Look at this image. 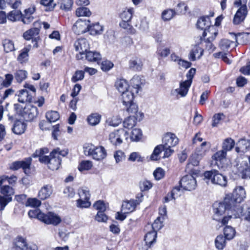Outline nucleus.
Listing matches in <instances>:
<instances>
[{"label": "nucleus", "mask_w": 250, "mask_h": 250, "mask_svg": "<svg viewBox=\"0 0 250 250\" xmlns=\"http://www.w3.org/2000/svg\"><path fill=\"white\" fill-rule=\"evenodd\" d=\"M92 167V162L90 161H82L78 169L80 171L87 170L90 169Z\"/></svg>", "instance_id": "60"}, {"label": "nucleus", "mask_w": 250, "mask_h": 250, "mask_svg": "<svg viewBox=\"0 0 250 250\" xmlns=\"http://www.w3.org/2000/svg\"><path fill=\"white\" fill-rule=\"evenodd\" d=\"M129 68L134 71H140L143 67L142 60L139 58H135L130 60L129 62Z\"/></svg>", "instance_id": "31"}, {"label": "nucleus", "mask_w": 250, "mask_h": 250, "mask_svg": "<svg viewBox=\"0 0 250 250\" xmlns=\"http://www.w3.org/2000/svg\"><path fill=\"white\" fill-rule=\"evenodd\" d=\"M0 192L3 196L8 197H12V195L14 194V189L9 186H4L0 188Z\"/></svg>", "instance_id": "51"}, {"label": "nucleus", "mask_w": 250, "mask_h": 250, "mask_svg": "<svg viewBox=\"0 0 250 250\" xmlns=\"http://www.w3.org/2000/svg\"><path fill=\"white\" fill-rule=\"evenodd\" d=\"M61 157H58L56 155H52V152L50 154V160L48 164V168L52 170H57L61 164Z\"/></svg>", "instance_id": "23"}, {"label": "nucleus", "mask_w": 250, "mask_h": 250, "mask_svg": "<svg viewBox=\"0 0 250 250\" xmlns=\"http://www.w3.org/2000/svg\"><path fill=\"white\" fill-rule=\"evenodd\" d=\"M191 83L188 81H184L180 83V87L174 90V92L180 95L181 97H185L187 95L188 89L190 87Z\"/></svg>", "instance_id": "24"}, {"label": "nucleus", "mask_w": 250, "mask_h": 250, "mask_svg": "<svg viewBox=\"0 0 250 250\" xmlns=\"http://www.w3.org/2000/svg\"><path fill=\"white\" fill-rule=\"evenodd\" d=\"M233 198L240 204L246 198V191L243 187H237L232 193L230 194Z\"/></svg>", "instance_id": "19"}, {"label": "nucleus", "mask_w": 250, "mask_h": 250, "mask_svg": "<svg viewBox=\"0 0 250 250\" xmlns=\"http://www.w3.org/2000/svg\"><path fill=\"white\" fill-rule=\"evenodd\" d=\"M84 72L82 70H77L71 78L73 83H76L82 80L84 78Z\"/></svg>", "instance_id": "62"}, {"label": "nucleus", "mask_w": 250, "mask_h": 250, "mask_svg": "<svg viewBox=\"0 0 250 250\" xmlns=\"http://www.w3.org/2000/svg\"><path fill=\"white\" fill-rule=\"evenodd\" d=\"M40 29L38 28H31L23 33V37L26 40H33L39 34Z\"/></svg>", "instance_id": "33"}, {"label": "nucleus", "mask_w": 250, "mask_h": 250, "mask_svg": "<svg viewBox=\"0 0 250 250\" xmlns=\"http://www.w3.org/2000/svg\"><path fill=\"white\" fill-rule=\"evenodd\" d=\"M134 13L133 8H130L124 10L120 15L121 19L124 21H131Z\"/></svg>", "instance_id": "36"}, {"label": "nucleus", "mask_w": 250, "mask_h": 250, "mask_svg": "<svg viewBox=\"0 0 250 250\" xmlns=\"http://www.w3.org/2000/svg\"><path fill=\"white\" fill-rule=\"evenodd\" d=\"M86 59L89 62H94L99 63L101 60L102 56L100 53L97 51H87L84 55Z\"/></svg>", "instance_id": "27"}, {"label": "nucleus", "mask_w": 250, "mask_h": 250, "mask_svg": "<svg viewBox=\"0 0 250 250\" xmlns=\"http://www.w3.org/2000/svg\"><path fill=\"white\" fill-rule=\"evenodd\" d=\"M84 154L92 157L93 159L100 161L104 159L107 155L105 148L102 146H95L90 144L83 147Z\"/></svg>", "instance_id": "3"}, {"label": "nucleus", "mask_w": 250, "mask_h": 250, "mask_svg": "<svg viewBox=\"0 0 250 250\" xmlns=\"http://www.w3.org/2000/svg\"><path fill=\"white\" fill-rule=\"evenodd\" d=\"M128 133L124 129H120L111 132L109 135V140L113 145L117 146L122 143L124 137L128 138Z\"/></svg>", "instance_id": "8"}, {"label": "nucleus", "mask_w": 250, "mask_h": 250, "mask_svg": "<svg viewBox=\"0 0 250 250\" xmlns=\"http://www.w3.org/2000/svg\"><path fill=\"white\" fill-rule=\"evenodd\" d=\"M206 179H209L212 184L225 187L227 184V177L219 173L216 170L207 171L204 173Z\"/></svg>", "instance_id": "5"}, {"label": "nucleus", "mask_w": 250, "mask_h": 250, "mask_svg": "<svg viewBox=\"0 0 250 250\" xmlns=\"http://www.w3.org/2000/svg\"><path fill=\"white\" fill-rule=\"evenodd\" d=\"M91 14V12L89 9L85 7H79L76 11V15L78 17L85 16L89 17Z\"/></svg>", "instance_id": "47"}, {"label": "nucleus", "mask_w": 250, "mask_h": 250, "mask_svg": "<svg viewBox=\"0 0 250 250\" xmlns=\"http://www.w3.org/2000/svg\"><path fill=\"white\" fill-rule=\"evenodd\" d=\"M40 220L47 225L57 226L62 221L61 218L53 212L49 211L46 213L40 214L39 215Z\"/></svg>", "instance_id": "7"}, {"label": "nucleus", "mask_w": 250, "mask_h": 250, "mask_svg": "<svg viewBox=\"0 0 250 250\" xmlns=\"http://www.w3.org/2000/svg\"><path fill=\"white\" fill-rule=\"evenodd\" d=\"M225 116L223 113H219L217 114H215L212 118V126L215 127L219 124L220 121L222 120L223 117H224Z\"/></svg>", "instance_id": "63"}, {"label": "nucleus", "mask_w": 250, "mask_h": 250, "mask_svg": "<svg viewBox=\"0 0 250 250\" xmlns=\"http://www.w3.org/2000/svg\"><path fill=\"white\" fill-rule=\"evenodd\" d=\"M235 141L231 138L225 139L222 144V149L226 152L230 151L234 146Z\"/></svg>", "instance_id": "38"}, {"label": "nucleus", "mask_w": 250, "mask_h": 250, "mask_svg": "<svg viewBox=\"0 0 250 250\" xmlns=\"http://www.w3.org/2000/svg\"><path fill=\"white\" fill-rule=\"evenodd\" d=\"M74 46L75 50L79 53L76 56L77 60L83 59L84 58L85 53L89 48L88 41L84 38L79 39L76 40L74 43Z\"/></svg>", "instance_id": "6"}, {"label": "nucleus", "mask_w": 250, "mask_h": 250, "mask_svg": "<svg viewBox=\"0 0 250 250\" xmlns=\"http://www.w3.org/2000/svg\"><path fill=\"white\" fill-rule=\"evenodd\" d=\"M136 123L137 118L134 115L130 116L124 121V127L128 129H131L136 125Z\"/></svg>", "instance_id": "39"}, {"label": "nucleus", "mask_w": 250, "mask_h": 250, "mask_svg": "<svg viewBox=\"0 0 250 250\" xmlns=\"http://www.w3.org/2000/svg\"><path fill=\"white\" fill-rule=\"evenodd\" d=\"M140 202L141 200L138 201L134 200L125 201L122 206V211H124L125 213H130L135 210L137 205Z\"/></svg>", "instance_id": "17"}, {"label": "nucleus", "mask_w": 250, "mask_h": 250, "mask_svg": "<svg viewBox=\"0 0 250 250\" xmlns=\"http://www.w3.org/2000/svg\"><path fill=\"white\" fill-rule=\"evenodd\" d=\"M176 14L174 10L169 9L164 11L162 14V19L164 21H169L171 20Z\"/></svg>", "instance_id": "52"}, {"label": "nucleus", "mask_w": 250, "mask_h": 250, "mask_svg": "<svg viewBox=\"0 0 250 250\" xmlns=\"http://www.w3.org/2000/svg\"><path fill=\"white\" fill-rule=\"evenodd\" d=\"M157 238V232L155 230H152L147 232L145 236L144 240L146 245L150 247L154 243L156 242Z\"/></svg>", "instance_id": "30"}, {"label": "nucleus", "mask_w": 250, "mask_h": 250, "mask_svg": "<svg viewBox=\"0 0 250 250\" xmlns=\"http://www.w3.org/2000/svg\"><path fill=\"white\" fill-rule=\"evenodd\" d=\"M127 160L132 162H142L144 160V158L142 157L139 152H133L130 153Z\"/></svg>", "instance_id": "49"}, {"label": "nucleus", "mask_w": 250, "mask_h": 250, "mask_svg": "<svg viewBox=\"0 0 250 250\" xmlns=\"http://www.w3.org/2000/svg\"><path fill=\"white\" fill-rule=\"evenodd\" d=\"M31 48V45L29 44L27 47H24L18 57V60L21 63L25 62L28 60V52Z\"/></svg>", "instance_id": "40"}, {"label": "nucleus", "mask_w": 250, "mask_h": 250, "mask_svg": "<svg viewBox=\"0 0 250 250\" xmlns=\"http://www.w3.org/2000/svg\"><path fill=\"white\" fill-rule=\"evenodd\" d=\"M212 207L214 213L213 219L219 222L221 216L226 211H228V209L223 202H216L213 204Z\"/></svg>", "instance_id": "12"}, {"label": "nucleus", "mask_w": 250, "mask_h": 250, "mask_svg": "<svg viewBox=\"0 0 250 250\" xmlns=\"http://www.w3.org/2000/svg\"><path fill=\"white\" fill-rule=\"evenodd\" d=\"M247 8L245 6H241L234 15L233 22L234 24H239L242 22L247 15Z\"/></svg>", "instance_id": "18"}, {"label": "nucleus", "mask_w": 250, "mask_h": 250, "mask_svg": "<svg viewBox=\"0 0 250 250\" xmlns=\"http://www.w3.org/2000/svg\"><path fill=\"white\" fill-rule=\"evenodd\" d=\"M202 156L198 155L197 153L195 152V153L193 154L188 159V163L187 165V168L190 170L191 169V167H197V166L199 164L200 161Z\"/></svg>", "instance_id": "28"}, {"label": "nucleus", "mask_w": 250, "mask_h": 250, "mask_svg": "<svg viewBox=\"0 0 250 250\" xmlns=\"http://www.w3.org/2000/svg\"><path fill=\"white\" fill-rule=\"evenodd\" d=\"M2 44L5 53H9L15 50L14 42L10 39L3 40Z\"/></svg>", "instance_id": "34"}, {"label": "nucleus", "mask_w": 250, "mask_h": 250, "mask_svg": "<svg viewBox=\"0 0 250 250\" xmlns=\"http://www.w3.org/2000/svg\"><path fill=\"white\" fill-rule=\"evenodd\" d=\"M73 4L72 0H61L60 8L65 11H69L71 9Z\"/></svg>", "instance_id": "58"}, {"label": "nucleus", "mask_w": 250, "mask_h": 250, "mask_svg": "<svg viewBox=\"0 0 250 250\" xmlns=\"http://www.w3.org/2000/svg\"><path fill=\"white\" fill-rule=\"evenodd\" d=\"M237 146L235 147V151L237 153L247 152L250 147V141L245 139H241L237 143Z\"/></svg>", "instance_id": "22"}, {"label": "nucleus", "mask_w": 250, "mask_h": 250, "mask_svg": "<svg viewBox=\"0 0 250 250\" xmlns=\"http://www.w3.org/2000/svg\"><path fill=\"white\" fill-rule=\"evenodd\" d=\"M32 162V159L30 157L26 158L24 161H18L11 163L9 168L13 170H17L22 168L25 171L26 169H29Z\"/></svg>", "instance_id": "14"}, {"label": "nucleus", "mask_w": 250, "mask_h": 250, "mask_svg": "<svg viewBox=\"0 0 250 250\" xmlns=\"http://www.w3.org/2000/svg\"><path fill=\"white\" fill-rule=\"evenodd\" d=\"M134 93L132 91H126L122 94V99L123 104L127 106L129 104L133 103Z\"/></svg>", "instance_id": "29"}, {"label": "nucleus", "mask_w": 250, "mask_h": 250, "mask_svg": "<svg viewBox=\"0 0 250 250\" xmlns=\"http://www.w3.org/2000/svg\"><path fill=\"white\" fill-rule=\"evenodd\" d=\"M53 192L52 186L50 184L45 185L39 190L38 197L41 200H45L50 198Z\"/></svg>", "instance_id": "16"}, {"label": "nucleus", "mask_w": 250, "mask_h": 250, "mask_svg": "<svg viewBox=\"0 0 250 250\" xmlns=\"http://www.w3.org/2000/svg\"><path fill=\"white\" fill-rule=\"evenodd\" d=\"M243 178H250V156L248 157V163H246L245 167L242 170Z\"/></svg>", "instance_id": "55"}, {"label": "nucleus", "mask_w": 250, "mask_h": 250, "mask_svg": "<svg viewBox=\"0 0 250 250\" xmlns=\"http://www.w3.org/2000/svg\"><path fill=\"white\" fill-rule=\"evenodd\" d=\"M14 108L17 113L26 121H32L38 114L37 107L30 104H26L24 108L19 104H15Z\"/></svg>", "instance_id": "2"}, {"label": "nucleus", "mask_w": 250, "mask_h": 250, "mask_svg": "<svg viewBox=\"0 0 250 250\" xmlns=\"http://www.w3.org/2000/svg\"><path fill=\"white\" fill-rule=\"evenodd\" d=\"M224 234L227 240L232 239L236 234V230L234 228L230 226H226L223 229Z\"/></svg>", "instance_id": "32"}, {"label": "nucleus", "mask_w": 250, "mask_h": 250, "mask_svg": "<svg viewBox=\"0 0 250 250\" xmlns=\"http://www.w3.org/2000/svg\"><path fill=\"white\" fill-rule=\"evenodd\" d=\"M179 143V139L175 134L171 132L166 133L162 139V145L165 147H174Z\"/></svg>", "instance_id": "11"}, {"label": "nucleus", "mask_w": 250, "mask_h": 250, "mask_svg": "<svg viewBox=\"0 0 250 250\" xmlns=\"http://www.w3.org/2000/svg\"><path fill=\"white\" fill-rule=\"evenodd\" d=\"M101 116L97 113H92L87 117V121L91 125H98L101 120Z\"/></svg>", "instance_id": "42"}, {"label": "nucleus", "mask_w": 250, "mask_h": 250, "mask_svg": "<svg viewBox=\"0 0 250 250\" xmlns=\"http://www.w3.org/2000/svg\"><path fill=\"white\" fill-rule=\"evenodd\" d=\"M163 148L164 146L162 144L157 146L155 147L153 152L150 156L151 160L153 161L159 160L160 159L159 155L163 150Z\"/></svg>", "instance_id": "45"}, {"label": "nucleus", "mask_w": 250, "mask_h": 250, "mask_svg": "<svg viewBox=\"0 0 250 250\" xmlns=\"http://www.w3.org/2000/svg\"><path fill=\"white\" fill-rule=\"evenodd\" d=\"M142 136V131L140 129L134 128L132 130L130 139L133 141H139Z\"/></svg>", "instance_id": "53"}, {"label": "nucleus", "mask_w": 250, "mask_h": 250, "mask_svg": "<svg viewBox=\"0 0 250 250\" xmlns=\"http://www.w3.org/2000/svg\"><path fill=\"white\" fill-rule=\"evenodd\" d=\"M165 175V172L161 167L157 168L153 172V175L156 180H160L162 179Z\"/></svg>", "instance_id": "64"}, {"label": "nucleus", "mask_w": 250, "mask_h": 250, "mask_svg": "<svg viewBox=\"0 0 250 250\" xmlns=\"http://www.w3.org/2000/svg\"><path fill=\"white\" fill-rule=\"evenodd\" d=\"M115 86L118 91L122 93L128 91V84L125 80L120 79L117 80L115 83Z\"/></svg>", "instance_id": "35"}, {"label": "nucleus", "mask_w": 250, "mask_h": 250, "mask_svg": "<svg viewBox=\"0 0 250 250\" xmlns=\"http://www.w3.org/2000/svg\"><path fill=\"white\" fill-rule=\"evenodd\" d=\"M78 194L80 199H90V194L89 189L86 187H82L79 189Z\"/></svg>", "instance_id": "48"}, {"label": "nucleus", "mask_w": 250, "mask_h": 250, "mask_svg": "<svg viewBox=\"0 0 250 250\" xmlns=\"http://www.w3.org/2000/svg\"><path fill=\"white\" fill-rule=\"evenodd\" d=\"M114 157L115 159L116 163H119L125 159V155L122 150H119L115 152Z\"/></svg>", "instance_id": "59"}, {"label": "nucleus", "mask_w": 250, "mask_h": 250, "mask_svg": "<svg viewBox=\"0 0 250 250\" xmlns=\"http://www.w3.org/2000/svg\"><path fill=\"white\" fill-rule=\"evenodd\" d=\"M223 204L228 209L229 213L233 214L234 217H239L242 212V207L238 202L230 194L226 195L224 199Z\"/></svg>", "instance_id": "4"}, {"label": "nucleus", "mask_w": 250, "mask_h": 250, "mask_svg": "<svg viewBox=\"0 0 250 250\" xmlns=\"http://www.w3.org/2000/svg\"><path fill=\"white\" fill-rule=\"evenodd\" d=\"M180 187L185 190H194L197 186L195 178L191 175H187L182 177L180 181Z\"/></svg>", "instance_id": "9"}, {"label": "nucleus", "mask_w": 250, "mask_h": 250, "mask_svg": "<svg viewBox=\"0 0 250 250\" xmlns=\"http://www.w3.org/2000/svg\"><path fill=\"white\" fill-rule=\"evenodd\" d=\"M89 199H79L77 200V206L80 208H87L90 206Z\"/></svg>", "instance_id": "61"}, {"label": "nucleus", "mask_w": 250, "mask_h": 250, "mask_svg": "<svg viewBox=\"0 0 250 250\" xmlns=\"http://www.w3.org/2000/svg\"><path fill=\"white\" fill-rule=\"evenodd\" d=\"M164 220L163 217H158L151 225L153 230L157 232V230L160 229L163 227Z\"/></svg>", "instance_id": "54"}, {"label": "nucleus", "mask_w": 250, "mask_h": 250, "mask_svg": "<svg viewBox=\"0 0 250 250\" xmlns=\"http://www.w3.org/2000/svg\"><path fill=\"white\" fill-rule=\"evenodd\" d=\"M46 118L50 122H55L60 118L59 114L58 112L55 111H50L46 113Z\"/></svg>", "instance_id": "46"}, {"label": "nucleus", "mask_w": 250, "mask_h": 250, "mask_svg": "<svg viewBox=\"0 0 250 250\" xmlns=\"http://www.w3.org/2000/svg\"><path fill=\"white\" fill-rule=\"evenodd\" d=\"M26 128V124L20 120L15 121L13 127L12 131L16 134L20 135L23 133Z\"/></svg>", "instance_id": "26"}, {"label": "nucleus", "mask_w": 250, "mask_h": 250, "mask_svg": "<svg viewBox=\"0 0 250 250\" xmlns=\"http://www.w3.org/2000/svg\"><path fill=\"white\" fill-rule=\"evenodd\" d=\"M145 83V80L140 76L135 75L130 80V84L136 93L141 91Z\"/></svg>", "instance_id": "20"}, {"label": "nucleus", "mask_w": 250, "mask_h": 250, "mask_svg": "<svg viewBox=\"0 0 250 250\" xmlns=\"http://www.w3.org/2000/svg\"><path fill=\"white\" fill-rule=\"evenodd\" d=\"M226 238L222 235L217 236L215 240V245L218 250H223L226 246Z\"/></svg>", "instance_id": "44"}, {"label": "nucleus", "mask_w": 250, "mask_h": 250, "mask_svg": "<svg viewBox=\"0 0 250 250\" xmlns=\"http://www.w3.org/2000/svg\"><path fill=\"white\" fill-rule=\"evenodd\" d=\"M22 17V14L20 10H13L7 15V19L11 21H19Z\"/></svg>", "instance_id": "43"}, {"label": "nucleus", "mask_w": 250, "mask_h": 250, "mask_svg": "<svg viewBox=\"0 0 250 250\" xmlns=\"http://www.w3.org/2000/svg\"><path fill=\"white\" fill-rule=\"evenodd\" d=\"M41 4L45 7V11L53 10L56 5L53 2V0H41Z\"/></svg>", "instance_id": "57"}, {"label": "nucleus", "mask_w": 250, "mask_h": 250, "mask_svg": "<svg viewBox=\"0 0 250 250\" xmlns=\"http://www.w3.org/2000/svg\"><path fill=\"white\" fill-rule=\"evenodd\" d=\"M204 50L199 45L194 46L191 50L189 54V59L195 61L196 59H199L203 54Z\"/></svg>", "instance_id": "25"}, {"label": "nucleus", "mask_w": 250, "mask_h": 250, "mask_svg": "<svg viewBox=\"0 0 250 250\" xmlns=\"http://www.w3.org/2000/svg\"><path fill=\"white\" fill-rule=\"evenodd\" d=\"M27 72L23 70H19L15 73V78L18 83H21L27 77Z\"/></svg>", "instance_id": "50"}, {"label": "nucleus", "mask_w": 250, "mask_h": 250, "mask_svg": "<svg viewBox=\"0 0 250 250\" xmlns=\"http://www.w3.org/2000/svg\"><path fill=\"white\" fill-rule=\"evenodd\" d=\"M210 147V144L209 142H204L202 143L199 148H197L195 152L198 155L203 156L208 151Z\"/></svg>", "instance_id": "37"}, {"label": "nucleus", "mask_w": 250, "mask_h": 250, "mask_svg": "<svg viewBox=\"0 0 250 250\" xmlns=\"http://www.w3.org/2000/svg\"><path fill=\"white\" fill-rule=\"evenodd\" d=\"M15 250H36V246H30L26 240L21 236H18L15 242Z\"/></svg>", "instance_id": "15"}, {"label": "nucleus", "mask_w": 250, "mask_h": 250, "mask_svg": "<svg viewBox=\"0 0 250 250\" xmlns=\"http://www.w3.org/2000/svg\"><path fill=\"white\" fill-rule=\"evenodd\" d=\"M238 218L239 217H234L233 214L228 213L227 216L223 217L222 219L220 218V221H221L222 225H225L228 223H232L236 219Z\"/></svg>", "instance_id": "56"}, {"label": "nucleus", "mask_w": 250, "mask_h": 250, "mask_svg": "<svg viewBox=\"0 0 250 250\" xmlns=\"http://www.w3.org/2000/svg\"><path fill=\"white\" fill-rule=\"evenodd\" d=\"M88 31L93 35L100 34L103 31V27L99 23H96L92 25L88 24Z\"/></svg>", "instance_id": "41"}, {"label": "nucleus", "mask_w": 250, "mask_h": 250, "mask_svg": "<svg viewBox=\"0 0 250 250\" xmlns=\"http://www.w3.org/2000/svg\"><path fill=\"white\" fill-rule=\"evenodd\" d=\"M226 156L227 152L222 149L216 152L212 156V159L215 161L214 165L223 171H225L228 167V165L224 163L226 161Z\"/></svg>", "instance_id": "10"}, {"label": "nucleus", "mask_w": 250, "mask_h": 250, "mask_svg": "<svg viewBox=\"0 0 250 250\" xmlns=\"http://www.w3.org/2000/svg\"><path fill=\"white\" fill-rule=\"evenodd\" d=\"M90 22L88 21H82V20H78L72 27V30L74 32L78 35H80L88 31V23Z\"/></svg>", "instance_id": "13"}, {"label": "nucleus", "mask_w": 250, "mask_h": 250, "mask_svg": "<svg viewBox=\"0 0 250 250\" xmlns=\"http://www.w3.org/2000/svg\"><path fill=\"white\" fill-rule=\"evenodd\" d=\"M16 95L18 97V101L23 104L27 102H31L33 97V95L29 93L26 89H22L19 91Z\"/></svg>", "instance_id": "21"}, {"label": "nucleus", "mask_w": 250, "mask_h": 250, "mask_svg": "<svg viewBox=\"0 0 250 250\" xmlns=\"http://www.w3.org/2000/svg\"><path fill=\"white\" fill-rule=\"evenodd\" d=\"M197 27L202 30H204L202 36L205 38L208 36L206 42L211 43L214 41L218 34V32L215 27L211 25L210 17L208 16L201 17L197 22Z\"/></svg>", "instance_id": "1"}]
</instances>
